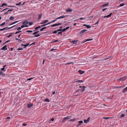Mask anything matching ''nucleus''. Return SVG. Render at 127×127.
<instances>
[{
	"label": "nucleus",
	"instance_id": "obj_64",
	"mask_svg": "<svg viewBox=\"0 0 127 127\" xmlns=\"http://www.w3.org/2000/svg\"><path fill=\"white\" fill-rule=\"evenodd\" d=\"M36 32H34V33H33V34H32L33 35H35L36 34H37L36 33Z\"/></svg>",
	"mask_w": 127,
	"mask_h": 127
},
{
	"label": "nucleus",
	"instance_id": "obj_27",
	"mask_svg": "<svg viewBox=\"0 0 127 127\" xmlns=\"http://www.w3.org/2000/svg\"><path fill=\"white\" fill-rule=\"evenodd\" d=\"M93 39H87L85 41H91L93 40Z\"/></svg>",
	"mask_w": 127,
	"mask_h": 127
},
{
	"label": "nucleus",
	"instance_id": "obj_50",
	"mask_svg": "<svg viewBox=\"0 0 127 127\" xmlns=\"http://www.w3.org/2000/svg\"><path fill=\"white\" fill-rule=\"evenodd\" d=\"M54 118H51L50 120V121H53L54 120Z\"/></svg>",
	"mask_w": 127,
	"mask_h": 127
},
{
	"label": "nucleus",
	"instance_id": "obj_52",
	"mask_svg": "<svg viewBox=\"0 0 127 127\" xmlns=\"http://www.w3.org/2000/svg\"><path fill=\"white\" fill-rule=\"evenodd\" d=\"M120 88V87H119V86H117V87H114V88Z\"/></svg>",
	"mask_w": 127,
	"mask_h": 127
},
{
	"label": "nucleus",
	"instance_id": "obj_34",
	"mask_svg": "<svg viewBox=\"0 0 127 127\" xmlns=\"http://www.w3.org/2000/svg\"><path fill=\"white\" fill-rule=\"evenodd\" d=\"M45 101L47 102H49V99L48 98H46L45 99Z\"/></svg>",
	"mask_w": 127,
	"mask_h": 127
},
{
	"label": "nucleus",
	"instance_id": "obj_31",
	"mask_svg": "<svg viewBox=\"0 0 127 127\" xmlns=\"http://www.w3.org/2000/svg\"><path fill=\"white\" fill-rule=\"evenodd\" d=\"M86 27L87 29H89L91 28V26H90L89 25H87Z\"/></svg>",
	"mask_w": 127,
	"mask_h": 127
},
{
	"label": "nucleus",
	"instance_id": "obj_14",
	"mask_svg": "<svg viewBox=\"0 0 127 127\" xmlns=\"http://www.w3.org/2000/svg\"><path fill=\"white\" fill-rule=\"evenodd\" d=\"M16 42H22V40L20 39H18V38H16Z\"/></svg>",
	"mask_w": 127,
	"mask_h": 127
},
{
	"label": "nucleus",
	"instance_id": "obj_51",
	"mask_svg": "<svg viewBox=\"0 0 127 127\" xmlns=\"http://www.w3.org/2000/svg\"><path fill=\"white\" fill-rule=\"evenodd\" d=\"M85 19L84 18H80L79 19V20H85Z\"/></svg>",
	"mask_w": 127,
	"mask_h": 127
},
{
	"label": "nucleus",
	"instance_id": "obj_57",
	"mask_svg": "<svg viewBox=\"0 0 127 127\" xmlns=\"http://www.w3.org/2000/svg\"><path fill=\"white\" fill-rule=\"evenodd\" d=\"M35 44V42H33V43H32L31 44V45H34Z\"/></svg>",
	"mask_w": 127,
	"mask_h": 127
},
{
	"label": "nucleus",
	"instance_id": "obj_40",
	"mask_svg": "<svg viewBox=\"0 0 127 127\" xmlns=\"http://www.w3.org/2000/svg\"><path fill=\"white\" fill-rule=\"evenodd\" d=\"M18 50H22L23 49L22 48H19L18 49H17Z\"/></svg>",
	"mask_w": 127,
	"mask_h": 127
},
{
	"label": "nucleus",
	"instance_id": "obj_3",
	"mask_svg": "<svg viewBox=\"0 0 127 127\" xmlns=\"http://www.w3.org/2000/svg\"><path fill=\"white\" fill-rule=\"evenodd\" d=\"M78 123L77 126V127H78L79 126H80L82 123H83V122L82 121H79Z\"/></svg>",
	"mask_w": 127,
	"mask_h": 127
},
{
	"label": "nucleus",
	"instance_id": "obj_37",
	"mask_svg": "<svg viewBox=\"0 0 127 127\" xmlns=\"http://www.w3.org/2000/svg\"><path fill=\"white\" fill-rule=\"evenodd\" d=\"M110 118V117H104L103 118V119H105V120H107L108 119Z\"/></svg>",
	"mask_w": 127,
	"mask_h": 127
},
{
	"label": "nucleus",
	"instance_id": "obj_17",
	"mask_svg": "<svg viewBox=\"0 0 127 127\" xmlns=\"http://www.w3.org/2000/svg\"><path fill=\"white\" fill-rule=\"evenodd\" d=\"M78 41V40L72 41L71 42L72 43H73L74 44H76V42Z\"/></svg>",
	"mask_w": 127,
	"mask_h": 127
},
{
	"label": "nucleus",
	"instance_id": "obj_24",
	"mask_svg": "<svg viewBox=\"0 0 127 127\" xmlns=\"http://www.w3.org/2000/svg\"><path fill=\"white\" fill-rule=\"evenodd\" d=\"M125 116V115L124 114H122L121 115V116H120V118H122L123 117H124Z\"/></svg>",
	"mask_w": 127,
	"mask_h": 127
},
{
	"label": "nucleus",
	"instance_id": "obj_2",
	"mask_svg": "<svg viewBox=\"0 0 127 127\" xmlns=\"http://www.w3.org/2000/svg\"><path fill=\"white\" fill-rule=\"evenodd\" d=\"M127 78V77L126 76L120 78L119 80L122 81H124Z\"/></svg>",
	"mask_w": 127,
	"mask_h": 127
},
{
	"label": "nucleus",
	"instance_id": "obj_26",
	"mask_svg": "<svg viewBox=\"0 0 127 127\" xmlns=\"http://www.w3.org/2000/svg\"><path fill=\"white\" fill-rule=\"evenodd\" d=\"M46 28V27H43L40 30V31H42L43 30L45 29Z\"/></svg>",
	"mask_w": 127,
	"mask_h": 127
},
{
	"label": "nucleus",
	"instance_id": "obj_45",
	"mask_svg": "<svg viewBox=\"0 0 127 127\" xmlns=\"http://www.w3.org/2000/svg\"><path fill=\"white\" fill-rule=\"evenodd\" d=\"M10 118V117H7L5 119H7L8 120H9Z\"/></svg>",
	"mask_w": 127,
	"mask_h": 127
},
{
	"label": "nucleus",
	"instance_id": "obj_15",
	"mask_svg": "<svg viewBox=\"0 0 127 127\" xmlns=\"http://www.w3.org/2000/svg\"><path fill=\"white\" fill-rule=\"evenodd\" d=\"M66 12H72V10L71 9L68 8L66 10Z\"/></svg>",
	"mask_w": 127,
	"mask_h": 127
},
{
	"label": "nucleus",
	"instance_id": "obj_33",
	"mask_svg": "<svg viewBox=\"0 0 127 127\" xmlns=\"http://www.w3.org/2000/svg\"><path fill=\"white\" fill-rule=\"evenodd\" d=\"M13 34V33H10V34L8 36H7V37L8 38L10 37L12 35V34Z\"/></svg>",
	"mask_w": 127,
	"mask_h": 127
},
{
	"label": "nucleus",
	"instance_id": "obj_44",
	"mask_svg": "<svg viewBox=\"0 0 127 127\" xmlns=\"http://www.w3.org/2000/svg\"><path fill=\"white\" fill-rule=\"evenodd\" d=\"M33 78H29L28 79H27L26 81L31 80Z\"/></svg>",
	"mask_w": 127,
	"mask_h": 127
},
{
	"label": "nucleus",
	"instance_id": "obj_23",
	"mask_svg": "<svg viewBox=\"0 0 127 127\" xmlns=\"http://www.w3.org/2000/svg\"><path fill=\"white\" fill-rule=\"evenodd\" d=\"M74 63L73 62H70V63H67L66 64V65L69 64H74Z\"/></svg>",
	"mask_w": 127,
	"mask_h": 127
},
{
	"label": "nucleus",
	"instance_id": "obj_61",
	"mask_svg": "<svg viewBox=\"0 0 127 127\" xmlns=\"http://www.w3.org/2000/svg\"><path fill=\"white\" fill-rule=\"evenodd\" d=\"M58 41V40H55L54 41H53V42H56Z\"/></svg>",
	"mask_w": 127,
	"mask_h": 127
},
{
	"label": "nucleus",
	"instance_id": "obj_43",
	"mask_svg": "<svg viewBox=\"0 0 127 127\" xmlns=\"http://www.w3.org/2000/svg\"><path fill=\"white\" fill-rule=\"evenodd\" d=\"M58 31L57 30H56V31H54L53 32V33H57V32H58Z\"/></svg>",
	"mask_w": 127,
	"mask_h": 127
},
{
	"label": "nucleus",
	"instance_id": "obj_29",
	"mask_svg": "<svg viewBox=\"0 0 127 127\" xmlns=\"http://www.w3.org/2000/svg\"><path fill=\"white\" fill-rule=\"evenodd\" d=\"M7 27H6L5 28L3 29H0V31H3L4 30H5L7 28Z\"/></svg>",
	"mask_w": 127,
	"mask_h": 127
},
{
	"label": "nucleus",
	"instance_id": "obj_58",
	"mask_svg": "<svg viewBox=\"0 0 127 127\" xmlns=\"http://www.w3.org/2000/svg\"><path fill=\"white\" fill-rule=\"evenodd\" d=\"M111 56H110V57H108V58H106V59H104V60H106L108 59H109V58H111Z\"/></svg>",
	"mask_w": 127,
	"mask_h": 127
},
{
	"label": "nucleus",
	"instance_id": "obj_9",
	"mask_svg": "<svg viewBox=\"0 0 127 127\" xmlns=\"http://www.w3.org/2000/svg\"><path fill=\"white\" fill-rule=\"evenodd\" d=\"M78 71L79 73H80V74H82L85 72V71H82L81 70H79Z\"/></svg>",
	"mask_w": 127,
	"mask_h": 127
},
{
	"label": "nucleus",
	"instance_id": "obj_60",
	"mask_svg": "<svg viewBox=\"0 0 127 127\" xmlns=\"http://www.w3.org/2000/svg\"><path fill=\"white\" fill-rule=\"evenodd\" d=\"M69 27H66V28H65L66 30L68 29H69Z\"/></svg>",
	"mask_w": 127,
	"mask_h": 127
},
{
	"label": "nucleus",
	"instance_id": "obj_62",
	"mask_svg": "<svg viewBox=\"0 0 127 127\" xmlns=\"http://www.w3.org/2000/svg\"><path fill=\"white\" fill-rule=\"evenodd\" d=\"M38 29V27H36V28H35L34 29L36 30H37V29Z\"/></svg>",
	"mask_w": 127,
	"mask_h": 127
},
{
	"label": "nucleus",
	"instance_id": "obj_4",
	"mask_svg": "<svg viewBox=\"0 0 127 127\" xmlns=\"http://www.w3.org/2000/svg\"><path fill=\"white\" fill-rule=\"evenodd\" d=\"M61 24V23H58L57 24H55L53 25H52L51 26V27H53L55 26H56L59 25H60Z\"/></svg>",
	"mask_w": 127,
	"mask_h": 127
},
{
	"label": "nucleus",
	"instance_id": "obj_35",
	"mask_svg": "<svg viewBox=\"0 0 127 127\" xmlns=\"http://www.w3.org/2000/svg\"><path fill=\"white\" fill-rule=\"evenodd\" d=\"M124 5V3H121L120 4L119 6L120 7H121L123 6Z\"/></svg>",
	"mask_w": 127,
	"mask_h": 127
},
{
	"label": "nucleus",
	"instance_id": "obj_56",
	"mask_svg": "<svg viewBox=\"0 0 127 127\" xmlns=\"http://www.w3.org/2000/svg\"><path fill=\"white\" fill-rule=\"evenodd\" d=\"M2 93H3V92H0V97H1L2 96L1 94H2Z\"/></svg>",
	"mask_w": 127,
	"mask_h": 127
},
{
	"label": "nucleus",
	"instance_id": "obj_49",
	"mask_svg": "<svg viewBox=\"0 0 127 127\" xmlns=\"http://www.w3.org/2000/svg\"><path fill=\"white\" fill-rule=\"evenodd\" d=\"M99 20H98L95 23V25H96L98 24V23L99 22Z\"/></svg>",
	"mask_w": 127,
	"mask_h": 127
},
{
	"label": "nucleus",
	"instance_id": "obj_1",
	"mask_svg": "<svg viewBox=\"0 0 127 127\" xmlns=\"http://www.w3.org/2000/svg\"><path fill=\"white\" fill-rule=\"evenodd\" d=\"M66 16H67V15H65V16L63 15L62 16L58 17L57 18H56L55 20H54L53 21H51V22L49 23V24H51L52 23H54L57 20L59 19H61V18H64V17H65Z\"/></svg>",
	"mask_w": 127,
	"mask_h": 127
},
{
	"label": "nucleus",
	"instance_id": "obj_46",
	"mask_svg": "<svg viewBox=\"0 0 127 127\" xmlns=\"http://www.w3.org/2000/svg\"><path fill=\"white\" fill-rule=\"evenodd\" d=\"M21 27H19L17 28V30H18L19 31L20 30H21Z\"/></svg>",
	"mask_w": 127,
	"mask_h": 127
},
{
	"label": "nucleus",
	"instance_id": "obj_16",
	"mask_svg": "<svg viewBox=\"0 0 127 127\" xmlns=\"http://www.w3.org/2000/svg\"><path fill=\"white\" fill-rule=\"evenodd\" d=\"M28 23V21H25L23 22L22 23V24L23 25H27V24Z\"/></svg>",
	"mask_w": 127,
	"mask_h": 127
},
{
	"label": "nucleus",
	"instance_id": "obj_6",
	"mask_svg": "<svg viewBox=\"0 0 127 127\" xmlns=\"http://www.w3.org/2000/svg\"><path fill=\"white\" fill-rule=\"evenodd\" d=\"M1 50H7V46L5 45V46L3 47L1 49Z\"/></svg>",
	"mask_w": 127,
	"mask_h": 127
},
{
	"label": "nucleus",
	"instance_id": "obj_12",
	"mask_svg": "<svg viewBox=\"0 0 127 127\" xmlns=\"http://www.w3.org/2000/svg\"><path fill=\"white\" fill-rule=\"evenodd\" d=\"M71 117V116H68L64 118V120H68V119H70Z\"/></svg>",
	"mask_w": 127,
	"mask_h": 127
},
{
	"label": "nucleus",
	"instance_id": "obj_20",
	"mask_svg": "<svg viewBox=\"0 0 127 127\" xmlns=\"http://www.w3.org/2000/svg\"><path fill=\"white\" fill-rule=\"evenodd\" d=\"M29 45V43H28L27 44H26V45H23V44H22L21 45L22 46H23L25 47H26L28 46V45Z\"/></svg>",
	"mask_w": 127,
	"mask_h": 127
},
{
	"label": "nucleus",
	"instance_id": "obj_5",
	"mask_svg": "<svg viewBox=\"0 0 127 127\" xmlns=\"http://www.w3.org/2000/svg\"><path fill=\"white\" fill-rule=\"evenodd\" d=\"M48 20H44L42 22L40 23L39 24H44L45 23L47 22H48Z\"/></svg>",
	"mask_w": 127,
	"mask_h": 127
},
{
	"label": "nucleus",
	"instance_id": "obj_38",
	"mask_svg": "<svg viewBox=\"0 0 127 127\" xmlns=\"http://www.w3.org/2000/svg\"><path fill=\"white\" fill-rule=\"evenodd\" d=\"M33 24V23L32 22H30L29 23V25H32Z\"/></svg>",
	"mask_w": 127,
	"mask_h": 127
},
{
	"label": "nucleus",
	"instance_id": "obj_53",
	"mask_svg": "<svg viewBox=\"0 0 127 127\" xmlns=\"http://www.w3.org/2000/svg\"><path fill=\"white\" fill-rule=\"evenodd\" d=\"M57 30L58 32H59V31H62V29H60L59 30Z\"/></svg>",
	"mask_w": 127,
	"mask_h": 127
},
{
	"label": "nucleus",
	"instance_id": "obj_8",
	"mask_svg": "<svg viewBox=\"0 0 127 127\" xmlns=\"http://www.w3.org/2000/svg\"><path fill=\"white\" fill-rule=\"evenodd\" d=\"M85 88H86V87H85L84 86H83L81 90L80 89V91H81L82 92H83L85 90Z\"/></svg>",
	"mask_w": 127,
	"mask_h": 127
},
{
	"label": "nucleus",
	"instance_id": "obj_22",
	"mask_svg": "<svg viewBox=\"0 0 127 127\" xmlns=\"http://www.w3.org/2000/svg\"><path fill=\"white\" fill-rule=\"evenodd\" d=\"M42 16V14L39 15V16H38L39 17H38V19H41Z\"/></svg>",
	"mask_w": 127,
	"mask_h": 127
},
{
	"label": "nucleus",
	"instance_id": "obj_32",
	"mask_svg": "<svg viewBox=\"0 0 127 127\" xmlns=\"http://www.w3.org/2000/svg\"><path fill=\"white\" fill-rule=\"evenodd\" d=\"M5 22H3V23H2L1 24H0V26H2L4 25H5Z\"/></svg>",
	"mask_w": 127,
	"mask_h": 127
},
{
	"label": "nucleus",
	"instance_id": "obj_41",
	"mask_svg": "<svg viewBox=\"0 0 127 127\" xmlns=\"http://www.w3.org/2000/svg\"><path fill=\"white\" fill-rule=\"evenodd\" d=\"M32 31H30V30H28L26 31V32H32Z\"/></svg>",
	"mask_w": 127,
	"mask_h": 127
},
{
	"label": "nucleus",
	"instance_id": "obj_30",
	"mask_svg": "<svg viewBox=\"0 0 127 127\" xmlns=\"http://www.w3.org/2000/svg\"><path fill=\"white\" fill-rule=\"evenodd\" d=\"M7 5V4L5 3H3L1 6V7H3V6L4 5H5V6H6Z\"/></svg>",
	"mask_w": 127,
	"mask_h": 127
},
{
	"label": "nucleus",
	"instance_id": "obj_48",
	"mask_svg": "<svg viewBox=\"0 0 127 127\" xmlns=\"http://www.w3.org/2000/svg\"><path fill=\"white\" fill-rule=\"evenodd\" d=\"M62 32H59L58 33V34H61V35H62Z\"/></svg>",
	"mask_w": 127,
	"mask_h": 127
},
{
	"label": "nucleus",
	"instance_id": "obj_10",
	"mask_svg": "<svg viewBox=\"0 0 127 127\" xmlns=\"http://www.w3.org/2000/svg\"><path fill=\"white\" fill-rule=\"evenodd\" d=\"M87 31V30H81L80 32V34H81L83 33L84 32L86 31Z\"/></svg>",
	"mask_w": 127,
	"mask_h": 127
},
{
	"label": "nucleus",
	"instance_id": "obj_59",
	"mask_svg": "<svg viewBox=\"0 0 127 127\" xmlns=\"http://www.w3.org/2000/svg\"><path fill=\"white\" fill-rule=\"evenodd\" d=\"M25 27V25H22L21 26V27L22 28H23Z\"/></svg>",
	"mask_w": 127,
	"mask_h": 127
},
{
	"label": "nucleus",
	"instance_id": "obj_19",
	"mask_svg": "<svg viewBox=\"0 0 127 127\" xmlns=\"http://www.w3.org/2000/svg\"><path fill=\"white\" fill-rule=\"evenodd\" d=\"M84 123H87L89 122V121H88V120L87 119V120L84 119Z\"/></svg>",
	"mask_w": 127,
	"mask_h": 127
},
{
	"label": "nucleus",
	"instance_id": "obj_47",
	"mask_svg": "<svg viewBox=\"0 0 127 127\" xmlns=\"http://www.w3.org/2000/svg\"><path fill=\"white\" fill-rule=\"evenodd\" d=\"M21 2H19L18 3H16V5H20L21 4Z\"/></svg>",
	"mask_w": 127,
	"mask_h": 127
},
{
	"label": "nucleus",
	"instance_id": "obj_25",
	"mask_svg": "<svg viewBox=\"0 0 127 127\" xmlns=\"http://www.w3.org/2000/svg\"><path fill=\"white\" fill-rule=\"evenodd\" d=\"M40 34H38L37 35H35L34 36V37H38V36H40Z\"/></svg>",
	"mask_w": 127,
	"mask_h": 127
},
{
	"label": "nucleus",
	"instance_id": "obj_36",
	"mask_svg": "<svg viewBox=\"0 0 127 127\" xmlns=\"http://www.w3.org/2000/svg\"><path fill=\"white\" fill-rule=\"evenodd\" d=\"M66 120H64V119H63L62 121L61 122L63 123H64L65 121Z\"/></svg>",
	"mask_w": 127,
	"mask_h": 127
},
{
	"label": "nucleus",
	"instance_id": "obj_39",
	"mask_svg": "<svg viewBox=\"0 0 127 127\" xmlns=\"http://www.w3.org/2000/svg\"><path fill=\"white\" fill-rule=\"evenodd\" d=\"M14 17H13L11 16L10 17V20H13L14 19Z\"/></svg>",
	"mask_w": 127,
	"mask_h": 127
},
{
	"label": "nucleus",
	"instance_id": "obj_11",
	"mask_svg": "<svg viewBox=\"0 0 127 127\" xmlns=\"http://www.w3.org/2000/svg\"><path fill=\"white\" fill-rule=\"evenodd\" d=\"M33 105L32 104L29 103L28 104V108H30L32 107Z\"/></svg>",
	"mask_w": 127,
	"mask_h": 127
},
{
	"label": "nucleus",
	"instance_id": "obj_7",
	"mask_svg": "<svg viewBox=\"0 0 127 127\" xmlns=\"http://www.w3.org/2000/svg\"><path fill=\"white\" fill-rule=\"evenodd\" d=\"M112 14V13H111L109 15H108L104 16V18H105L106 17H107V18H108L111 16Z\"/></svg>",
	"mask_w": 127,
	"mask_h": 127
},
{
	"label": "nucleus",
	"instance_id": "obj_13",
	"mask_svg": "<svg viewBox=\"0 0 127 127\" xmlns=\"http://www.w3.org/2000/svg\"><path fill=\"white\" fill-rule=\"evenodd\" d=\"M83 82H84V81L79 80H77V81H76L75 82H78V83H81Z\"/></svg>",
	"mask_w": 127,
	"mask_h": 127
},
{
	"label": "nucleus",
	"instance_id": "obj_63",
	"mask_svg": "<svg viewBox=\"0 0 127 127\" xmlns=\"http://www.w3.org/2000/svg\"><path fill=\"white\" fill-rule=\"evenodd\" d=\"M107 9V8H105V9H103L102 10V11H104L106 9Z\"/></svg>",
	"mask_w": 127,
	"mask_h": 127
},
{
	"label": "nucleus",
	"instance_id": "obj_18",
	"mask_svg": "<svg viewBox=\"0 0 127 127\" xmlns=\"http://www.w3.org/2000/svg\"><path fill=\"white\" fill-rule=\"evenodd\" d=\"M108 3H106L105 4H104L102 6H101V7H104L106 6H108Z\"/></svg>",
	"mask_w": 127,
	"mask_h": 127
},
{
	"label": "nucleus",
	"instance_id": "obj_54",
	"mask_svg": "<svg viewBox=\"0 0 127 127\" xmlns=\"http://www.w3.org/2000/svg\"><path fill=\"white\" fill-rule=\"evenodd\" d=\"M66 30L64 28L62 30V32H64Z\"/></svg>",
	"mask_w": 127,
	"mask_h": 127
},
{
	"label": "nucleus",
	"instance_id": "obj_55",
	"mask_svg": "<svg viewBox=\"0 0 127 127\" xmlns=\"http://www.w3.org/2000/svg\"><path fill=\"white\" fill-rule=\"evenodd\" d=\"M27 125V124L23 123V126H26Z\"/></svg>",
	"mask_w": 127,
	"mask_h": 127
},
{
	"label": "nucleus",
	"instance_id": "obj_21",
	"mask_svg": "<svg viewBox=\"0 0 127 127\" xmlns=\"http://www.w3.org/2000/svg\"><path fill=\"white\" fill-rule=\"evenodd\" d=\"M76 119H72L70 120V121L71 122H74L75 120Z\"/></svg>",
	"mask_w": 127,
	"mask_h": 127
},
{
	"label": "nucleus",
	"instance_id": "obj_42",
	"mask_svg": "<svg viewBox=\"0 0 127 127\" xmlns=\"http://www.w3.org/2000/svg\"><path fill=\"white\" fill-rule=\"evenodd\" d=\"M4 69H5V68H4V67H3V68H2L1 69V70L2 71H5L6 70V69L4 70Z\"/></svg>",
	"mask_w": 127,
	"mask_h": 127
},
{
	"label": "nucleus",
	"instance_id": "obj_28",
	"mask_svg": "<svg viewBox=\"0 0 127 127\" xmlns=\"http://www.w3.org/2000/svg\"><path fill=\"white\" fill-rule=\"evenodd\" d=\"M49 24V23H47V24H44L43 25H41V26H42V27H44V26H46V25H48Z\"/></svg>",
	"mask_w": 127,
	"mask_h": 127
}]
</instances>
